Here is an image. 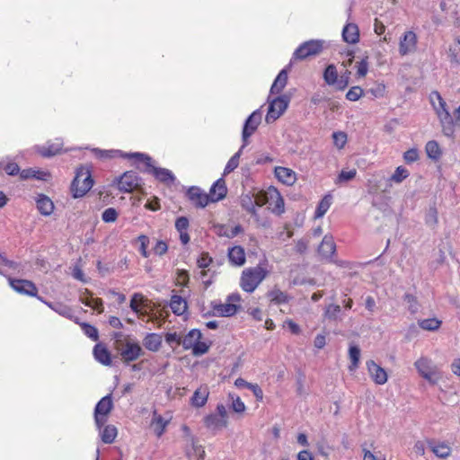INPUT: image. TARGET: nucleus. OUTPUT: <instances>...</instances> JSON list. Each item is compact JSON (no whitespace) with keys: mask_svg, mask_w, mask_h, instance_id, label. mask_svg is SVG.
<instances>
[{"mask_svg":"<svg viewBox=\"0 0 460 460\" xmlns=\"http://www.w3.org/2000/svg\"><path fill=\"white\" fill-rule=\"evenodd\" d=\"M261 121V114L259 110L253 111L244 121L242 137L244 145L247 139L255 132Z\"/></svg>","mask_w":460,"mask_h":460,"instance_id":"nucleus-9","label":"nucleus"},{"mask_svg":"<svg viewBox=\"0 0 460 460\" xmlns=\"http://www.w3.org/2000/svg\"><path fill=\"white\" fill-rule=\"evenodd\" d=\"M323 47V40H311L301 44L294 52V58L305 59L308 57L318 55Z\"/></svg>","mask_w":460,"mask_h":460,"instance_id":"nucleus-8","label":"nucleus"},{"mask_svg":"<svg viewBox=\"0 0 460 460\" xmlns=\"http://www.w3.org/2000/svg\"><path fill=\"white\" fill-rule=\"evenodd\" d=\"M117 437V429L113 425H106L101 431L102 441L105 444H111Z\"/></svg>","mask_w":460,"mask_h":460,"instance_id":"nucleus-31","label":"nucleus"},{"mask_svg":"<svg viewBox=\"0 0 460 460\" xmlns=\"http://www.w3.org/2000/svg\"><path fill=\"white\" fill-rule=\"evenodd\" d=\"M409 176V172L402 166H399L390 177V181L400 183Z\"/></svg>","mask_w":460,"mask_h":460,"instance_id":"nucleus-44","label":"nucleus"},{"mask_svg":"<svg viewBox=\"0 0 460 460\" xmlns=\"http://www.w3.org/2000/svg\"><path fill=\"white\" fill-rule=\"evenodd\" d=\"M426 153L433 160H438L441 155L439 146L435 140H430L426 144Z\"/></svg>","mask_w":460,"mask_h":460,"instance_id":"nucleus-38","label":"nucleus"},{"mask_svg":"<svg viewBox=\"0 0 460 460\" xmlns=\"http://www.w3.org/2000/svg\"><path fill=\"white\" fill-rule=\"evenodd\" d=\"M275 176L279 181L288 186L293 185L296 180L294 171L282 166H277L275 168Z\"/></svg>","mask_w":460,"mask_h":460,"instance_id":"nucleus-16","label":"nucleus"},{"mask_svg":"<svg viewBox=\"0 0 460 460\" xmlns=\"http://www.w3.org/2000/svg\"><path fill=\"white\" fill-rule=\"evenodd\" d=\"M356 174H357L356 169H352L350 171L342 170L340 172V174L338 175L336 183H342V182L349 181L355 178Z\"/></svg>","mask_w":460,"mask_h":460,"instance_id":"nucleus-47","label":"nucleus"},{"mask_svg":"<svg viewBox=\"0 0 460 460\" xmlns=\"http://www.w3.org/2000/svg\"><path fill=\"white\" fill-rule=\"evenodd\" d=\"M363 93V89L360 86H353L346 93V98L349 101L355 102L358 101Z\"/></svg>","mask_w":460,"mask_h":460,"instance_id":"nucleus-49","label":"nucleus"},{"mask_svg":"<svg viewBox=\"0 0 460 460\" xmlns=\"http://www.w3.org/2000/svg\"><path fill=\"white\" fill-rule=\"evenodd\" d=\"M63 146V143L58 140L56 143L49 144L48 146H42L40 150V154L44 157L54 156L59 153Z\"/></svg>","mask_w":460,"mask_h":460,"instance_id":"nucleus-32","label":"nucleus"},{"mask_svg":"<svg viewBox=\"0 0 460 460\" xmlns=\"http://www.w3.org/2000/svg\"><path fill=\"white\" fill-rule=\"evenodd\" d=\"M267 274L268 271L261 266L246 269L242 273L240 285L244 291L252 293L266 278Z\"/></svg>","mask_w":460,"mask_h":460,"instance_id":"nucleus-2","label":"nucleus"},{"mask_svg":"<svg viewBox=\"0 0 460 460\" xmlns=\"http://www.w3.org/2000/svg\"><path fill=\"white\" fill-rule=\"evenodd\" d=\"M20 177L22 180H28L31 178H35L37 180L48 181L50 177V173L43 171H36L32 168L24 169L20 172Z\"/></svg>","mask_w":460,"mask_h":460,"instance_id":"nucleus-25","label":"nucleus"},{"mask_svg":"<svg viewBox=\"0 0 460 460\" xmlns=\"http://www.w3.org/2000/svg\"><path fill=\"white\" fill-rule=\"evenodd\" d=\"M137 242L140 243V252L144 257L148 256V252L146 251L148 243H149V238L146 235H140L137 238Z\"/></svg>","mask_w":460,"mask_h":460,"instance_id":"nucleus-57","label":"nucleus"},{"mask_svg":"<svg viewBox=\"0 0 460 460\" xmlns=\"http://www.w3.org/2000/svg\"><path fill=\"white\" fill-rule=\"evenodd\" d=\"M230 396L232 398L231 409L236 413H243L245 411V405L240 397L237 396L236 398H234L231 394Z\"/></svg>","mask_w":460,"mask_h":460,"instance_id":"nucleus-53","label":"nucleus"},{"mask_svg":"<svg viewBox=\"0 0 460 460\" xmlns=\"http://www.w3.org/2000/svg\"><path fill=\"white\" fill-rule=\"evenodd\" d=\"M211 307L216 310L217 316L228 317L235 314L240 305L231 303L217 304L213 301L211 302Z\"/></svg>","mask_w":460,"mask_h":460,"instance_id":"nucleus-15","label":"nucleus"},{"mask_svg":"<svg viewBox=\"0 0 460 460\" xmlns=\"http://www.w3.org/2000/svg\"><path fill=\"white\" fill-rule=\"evenodd\" d=\"M323 79L329 85H334L338 80V72L336 66L332 64L328 65L323 72Z\"/></svg>","mask_w":460,"mask_h":460,"instance_id":"nucleus-34","label":"nucleus"},{"mask_svg":"<svg viewBox=\"0 0 460 460\" xmlns=\"http://www.w3.org/2000/svg\"><path fill=\"white\" fill-rule=\"evenodd\" d=\"M215 228L217 229V234L219 236H224L230 239L243 232V228L241 225H237L231 229H228L224 225H217L215 226Z\"/></svg>","mask_w":460,"mask_h":460,"instance_id":"nucleus-26","label":"nucleus"},{"mask_svg":"<svg viewBox=\"0 0 460 460\" xmlns=\"http://www.w3.org/2000/svg\"><path fill=\"white\" fill-rule=\"evenodd\" d=\"M167 423V420H165L161 415H156V412L155 411V418L152 425L157 437H161L163 435Z\"/></svg>","mask_w":460,"mask_h":460,"instance_id":"nucleus-39","label":"nucleus"},{"mask_svg":"<svg viewBox=\"0 0 460 460\" xmlns=\"http://www.w3.org/2000/svg\"><path fill=\"white\" fill-rule=\"evenodd\" d=\"M126 156L129 158H136L137 160L144 163L146 168L143 170V172L153 174L158 181L163 183L170 184L175 181V177L170 170L155 167L152 163V158L146 154L130 153L127 154Z\"/></svg>","mask_w":460,"mask_h":460,"instance_id":"nucleus-1","label":"nucleus"},{"mask_svg":"<svg viewBox=\"0 0 460 460\" xmlns=\"http://www.w3.org/2000/svg\"><path fill=\"white\" fill-rule=\"evenodd\" d=\"M118 218V212L114 208H106L102 214V219L105 223L115 222Z\"/></svg>","mask_w":460,"mask_h":460,"instance_id":"nucleus-48","label":"nucleus"},{"mask_svg":"<svg viewBox=\"0 0 460 460\" xmlns=\"http://www.w3.org/2000/svg\"><path fill=\"white\" fill-rule=\"evenodd\" d=\"M332 204V196L326 195L318 204L314 217L319 218L324 216V214L328 211Z\"/></svg>","mask_w":460,"mask_h":460,"instance_id":"nucleus-37","label":"nucleus"},{"mask_svg":"<svg viewBox=\"0 0 460 460\" xmlns=\"http://www.w3.org/2000/svg\"><path fill=\"white\" fill-rule=\"evenodd\" d=\"M170 307L173 314L181 315L187 310V302L181 296L173 295L170 300Z\"/></svg>","mask_w":460,"mask_h":460,"instance_id":"nucleus-23","label":"nucleus"},{"mask_svg":"<svg viewBox=\"0 0 460 460\" xmlns=\"http://www.w3.org/2000/svg\"><path fill=\"white\" fill-rule=\"evenodd\" d=\"M425 223L428 226L434 228L438 224V210L435 207H430L425 216Z\"/></svg>","mask_w":460,"mask_h":460,"instance_id":"nucleus-43","label":"nucleus"},{"mask_svg":"<svg viewBox=\"0 0 460 460\" xmlns=\"http://www.w3.org/2000/svg\"><path fill=\"white\" fill-rule=\"evenodd\" d=\"M187 196L197 207L205 208L210 201L209 195L203 193L199 187L192 186L187 191Z\"/></svg>","mask_w":460,"mask_h":460,"instance_id":"nucleus-12","label":"nucleus"},{"mask_svg":"<svg viewBox=\"0 0 460 460\" xmlns=\"http://www.w3.org/2000/svg\"><path fill=\"white\" fill-rule=\"evenodd\" d=\"M435 109L442 124L453 122L452 117L447 109H444V111H440L437 107H435Z\"/></svg>","mask_w":460,"mask_h":460,"instance_id":"nucleus-59","label":"nucleus"},{"mask_svg":"<svg viewBox=\"0 0 460 460\" xmlns=\"http://www.w3.org/2000/svg\"><path fill=\"white\" fill-rule=\"evenodd\" d=\"M191 349L194 356H202L208 351L209 347L199 340Z\"/></svg>","mask_w":460,"mask_h":460,"instance_id":"nucleus-51","label":"nucleus"},{"mask_svg":"<svg viewBox=\"0 0 460 460\" xmlns=\"http://www.w3.org/2000/svg\"><path fill=\"white\" fill-rule=\"evenodd\" d=\"M254 200L249 195L242 196L241 198V206L243 209H245L248 213L252 216L256 215V208L254 207Z\"/></svg>","mask_w":460,"mask_h":460,"instance_id":"nucleus-42","label":"nucleus"},{"mask_svg":"<svg viewBox=\"0 0 460 460\" xmlns=\"http://www.w3.org/2000/svg\"><path fill=\"white\" fill-rule=\"evenodd\" d=\"M245 146L246 145L243 144L242 146V147L240 148V150L230 158V160L228 161V163L226 165L224 174H228L238 167L239 158H240L242 150L244 148Z\"/></svg>","mask_w":460,"mask_h":460,"instance_id":"nucleus-41","label":"nucleus"},{"mask_svg":"<svg viewBox=\"0 0 460 460\" xmlns=\"http://www.w3.org/2000/svg\"><path fill=\"white\" fill-rule=\"evenodd\" d=\"M144 347L150 351H158L162 345V335L148 333L143 340Z\"/></svg>","mask_w":460,"mask_h":460,"instance_id":"nucleus-22","label":"nucleus"},{"mask_svg":"<svg viewBox=\"0 0 460 460\" xmlns=\"http://www.w3.org/2000/svg\"><path fill=\"white\" fill-rule=\"evenodd\" d=\"M37 208L42 215L49 216L53 212L54 204L49 197L40 195L37 199Z\"/></svg>","mask_w":460,"mask_h":460,"instance_id":"nucleus-24","label":"nucleus"},{"mask_svg":"<svg viewBox=\"0 0 460 460\" xmlns=\"http://www.w3.org/2000/svg\"><path fill=\"white\" fill-rule=\"evenodd\" d=\"M343 40L349 44H355L359 40V31L356 24L348 23L342 31Z\"/></svg>","mask_w":460,"mask_h":460,"instance_id":"nucleus-19","label":"nucleus"},{"mask_svg":"<svg viewBox=\"0 0 460 460\" xmlns=\"http://www.w3.org/2000/svg\"><path fill=\"white\" fill-rule=\"evenodd\" d=\"M290 102V97L284 94L273 99L268 108V112L265 118L267 123H272L277 120L288 109Z\"/></svg>","mask_w":460,"mask_h":460,"instance_id":"nucleus-6","label":"nucleus"},{"mask_svg":"<svg viewBox=\"0 0 460 460\" xmlns=\"http://www.w3.org/2000/svg\"><path fill=\"white\" fill-rule=\"evenodd\" d=\"M202 338V334L199 330L192 329L188 334L181 339V345L184 349H189L196 344V342Z\"/></svg>","mask_w":460,"mask_h":460,"instance_id":"nucleus-27","label":"nucleus"},{"mask_svg":"<svg viewBox=\"0 0 460 460\" xmlns=\"http://www.w3.org/2000/svg\"><path fill=\"white\" fill-rule=\"evenodd\" d=\"M228 259L230 262L236 266H242L245 263L244 249L241 246H234L228 250Z\"/></svg>","mask_w":460,"mask_h":460,"instance_id":"nucleus-21","label":"nucleus"},{"mask_svg":"<svg viewBox=\"0 0 460 460\" xmlns=\"http://www.w3.org/2000/svg\"><path fill=\"white\" fill-rule=\"evenodd\" d=\"M117 351L119 354L121 360L125 364L137 360L138 358L145 354L141 346L130 340H126L125 343L117 347Z\"/></svg>","mask_w":460,"mask_h":460,"instance_id":"nucleus-4","label":"nucleus"},{"mask_svg":"<svg viewBox=\"0 0 460 460\" xmlns=\"http://www.w3.org/2000/svg\"><path fill=\"white\" fill-rule=\"evenodd\" d=\"M85 305L97 310L98 313L103 312V302L101 298H94L91 296V300H89V302H85Z\"/></svg>","mask_w":460,"mask_h":460,"instance_id":"nucleus-54","label":"nucleus"},{"mask_svg":"<svg viewBox=\"0 0 460 460\" xmlns=\"http://www.w3.org/2000/svg\"><path fill=\"white\" fill-rule=\"evenodd\" d=\"M115 181L118 183V189L121 192L139 190L142 185V179L133 171L125 172L119 178H116Z\"/></svg>","mask_w":460,"mask_h":460,"instance_id":"nucleus-5","label":"nucleus"},{"mask_svg":"<svg viewBox=\"0 0 460 460\" xmlns=\"http://www.w3.org/2000/svg\"><path fill=\"white\" fill-rule=\"evenodd\" d=\"M93 181L88 171H77L71 183V191L74 198H81L92 188Z\"/></svg>","mask_w":460,"mask_h":460,"instance_id":"nucleus-3","label":"nucleus"},{"mask_svg":"<svg viewBox=\"0 0 460 460\" xmlns=\"http://www.w3.org/2000/svg\"><path fill=\"white\" fill-rule=\"evenodd\" d=\"M418 323L421 329L433 332L440 327L441 321L438 320L437 318H430L420 320Z\"/></svg>","mask_w":460,"mask_h":460,"instance_id":"nucleus-40","label":"nucleus"},{"mask_svg":"<svg viewBox=\"0 0 460 460\" xmlns=\"http://www.w3.org/2000/svg\"><path fill=\"white\" fill-rule=\"evenodd\" d=\"M93 355L97 361L102 363L104 366H111V353L108 350V349L101 344L98 343L93 348Z\"/></svg>","mask_w":460,"mask_h":460,"instance_id":"nucleus-18","label":"nucleus"},{"mask_svg":"<svg viewBox=\"0 0 460 460\" xmlns=\"http://www.w3.org/2000/svg\"><path fill=\"white\" fill-rule=\"evenodd\" d=\"M204 421L208 428L213 429L226 427L227 425V420H225L217 414H209L206 416Z\"/></svg>","mask_w":460,"mask_h":460,"instance_id":"nucleus-30","label":"nucleus"},{"mask_svg":"<svg viewBox=\"0 0 460 460\" xmlns=\"http://www.w3.org/2000/svg\"><path fill=\"white\" fill-rule=\"evenodd\" d=\"M10 286L18 293L31 296H38V288L35 284L27 279H9Z\"/></svg>","mask_w":460,"mask_h":460,"instance_id":"nucleus-10","label":"nucleus"},{"mask_svg":"<svg viewBox=\"0 0 460 460\" xmlns=\"http://www.w3.org/2000/svg\"><path fill=\"white\" fill-rule=\"evenodd\" d=\"M334 145L338 148H342L347 142V135L344 132H334L332 134Z\"/></svg>","mask_w":460,"mask_h":460,"instance_id":"nucleus-52","label":"nucleus"},{"mask_svg":"<svg viewBox=\"0 0 460 460\" xmlns=\"http://www.w3.org/2000/svg\"><path fill=\"white\" fill-rule=\"evenodd\" d=\"M81 327L84 334L91 338L93 341H97L99 339L98 330L94 326L87 323H83Z\"/></svg>","mask_w":460,"mask_h":460,"instance_id":"nucleus-45","label":"nucleus"},{"mask_svg":"<svg viewBox=\"0 0 460 460\" xmlns=\"http://www.w3.org/2000/svg\"><path fill=\"white\" fill-rule=\"evenodd\" d=\"M54 311L58 313L60 315L71 317L72 310L70 307L62 305V304H56V307H52Z\"/></svg>","mask_w":460,"mask_h":460,"instance_id":"nucleus-62","label":"nucleus"},{"mask_svg":"<svg viewBox=\"0 0 460 460\" xmlns=\"http://www.w3.org/2000/svg\"><path fill=\"white\" fill-rule=\"evenodd\" d=\"M212 258L207 252H202L200 257L198 259V266L201 269H205L209 266L212 262Z\"/></svg>","mask_w":460,"mask_h":460,"instance_id":"nucleus-60","label":"nucleus"},{"mask_svg":"<svg viewBox=\"0 0 460 460\" xmlns=\"http://www.w3.org/2000/svg\"><path fill=\"white\" fill-rule=\"evenodd\" d=\"M165 341L172 345V343H176L178 345L181 344V339L176 332H168L165 334Z\"/></svg>","mask_w":460,"mask_h":460,"instance_id":"nucleus-63","label":"nucleus"},{"mask_svg":"<svg viewBox=\"0 0 460 460\" xmlns=\"http://www.w3.org/2000/svg\"><path fill=\"white\" fill-rule=\"evenodd\" d=\"M403 298H404V301L409 305H408L409 311L411 314L417 313V311L419 310V305H418L417 298L413 295H411V294H405Z\"/></svg>","mask_w":460,"mask_h":460,"instance_id":"nucleus-50","label":"nucleus"},{"mask_svg":"<svg viewBox=\"0 0 460 460\" xmlns=\"http://www.w3.org/2000/svg\"><path fill=\"white\" fill-rule=\"evenodd\" d=\"M272 191L277 196V200L273 211L279 215L284 212V199L276 189H273Z\"/></svg>","mask_w":460,"mask_h":460,"instance_id":"nucleus-58","label":"nucleus"},{"mask_svg":"<svg viewBox=\"0 0 460 460\" xmlns=\"http://www.w3.org/2000/svg\"><path fill=\"white\" fill-rule=\"evenodd\" d=\"M349 359H350V362H351L350 366L349 367V369L350 371H353L358 366V362H359V358H360V349H359V347L357 346V345L349 346Z\"/></svg>","mask_w":460,"mask_h":460,"instance_id":"nucleus-36","label":"nucleus"},{"mask_svg":"<svg viewBox=\"0 0 460 460\" xmlns=\"http://www.w3.org/2000/svg\"><path fill=\"white\" fill-rule=\"evenodd\" d=\"M336 251V245L331 235H325L318 247V252L324 258H330Z\"/></svg>","mask_w":460,"mask_h":460,"instance_id":"nucleus-17","label":"nucleus"},{"mask_svg":"<svg viewBox=\"0 0 460 460\" xmlns=\"http://www.w3.org/2000/svg\"><path fill=\"white\" fill-rule=\"evenodd\" d=\"M227 193V188L226 186L225 180L223 178L218 179L210 189V201L217 202L225 199Z\"/></svg>","mask_w":460,"mask_h":460,"instance_id":"nucleus-14","label":"nucleus"},{"mask_svg":"<svg viewBox=\"0 0 460 460\" xmlns=\"http://www.w3.org/2000/svg\"><path fill=\"white\" fill-rule=\"evenodd\" d=\"M367 367L369 375L377 385H384L387 382L386 371L374 360H368L367 362Z\"/></svg>","mask_w":460,"mask_h":460,"instance_id":"nucleus-11","label":"nucleus"},{"mask_svg":"<svg viewBox=\"0 0 460 460\" xmlns=\"http://www.w3.org/2000/svg\"><path fill=\"white\" fill-rule=\"evenodd\" d=\"M208 396V392L206 388L203 390L197 389L191 397L192 405L196 407H202L207 402Z\"/></svg>","mask_w":460,"mask_h":460,"instance_id":"nucleus-35","label":"nucleus"},{"mask_svg":"<svg viewBox=\"0 0 460 460\" xmlns=\"http://www.w3.org/2000/svg\"><path fill=\"white\" fill-rule=\"evenodd\" d=\"M419 374L429 384L436 385L440 379V374L431 360L427 358H420L414 363Z\"/></svg>","mask_w":460,"mask_h":460,"instance_id":"nucleus-7","label":"nucleus"},{"mask_svg":"<svg viewBox=\"0 0 460 460\" xmlns=\"http://www.w3.org/2000/svg\"><path fill=\"white\" fill-rule=\"evenodd\" d=\"M113 409V402L111 394H107L102 397L95 405L94 413L101 414L102 416H107L111 413Z\"/></svg>","mask_w":460,"mask_h":460,"instance_id":"nucleus-20","label":"nucleus"},{"mask_svg":"<svg viewBox=\"0 0 460 460\" xmlns=\"http://www.w3.org/2000/svg\"><path fill=\"white\" fill-rule=\"evenodd\" d=\"M288 83V71L287 69H282L279 75H277L273 84L270 88L271 93H279Z\"/></svg>","mask_w":460,"mask_h":460,"instance_id":"nucleus-28","label":"nucleus"},{"mask_svg":"<svg viewBox=\"0 0 460 460\" xmlns=\"http://www.w3.org/2000/svg\"><path fill=\"white\" fill-rule=\"evenodd\" d=\"M403 159L406 163H413L419 159V153L416 148H411L403 154Z\"/></svg>","mask_w":460,"mask_h":460,"instance_id":"nucleus-56","label":"nucleus"},{"mask_svg":"<svg viewBox=\"0 0 460 460\" xmlns=\"http://www.w3.org/2000/svg\"><path fill=\"white\" fill-rule=\"evenodd\" d=\"M189 227V219L186 217H180L176 219L175 228L178 232L186 231Z\"/></svg>","mask_w":460,"mask_h":460,"instance_id":"nucleus-61","label":"nucleus"},{"mask_svg":"<svg viewBox=\"0 0 460 460\" xmlns=\"http://www.w3.org/2000/svg\"><path fill=\"white\" fill-rule=\"evenodd\" d=\"M341 306L339 305L331 304L327 306L324 315L329 320L336 321L339 314L341 313Z\"/></svg>","mask_w":460,"mask_h":460,"instance_id":"nucleus-46","label":"nucleus"},{"mask_svg":"<svg viewBox=\"0 0 460 460\" xmlns=\"http://www.w3.org/2000/svg\"><path fill=\"white\" fill-rule=\"evenodd\" d=\"M168 250V245L164 241H157L155 246L154 247V252L157 255L164 254Z\"/></svg>","mask_w":460,"mask_h":460,"instance_id":"nucleus-64","label":"nucleus"},{"mask_svg":"<svg viewBox=\"0 0 460 460\" xmlns=\"http://www.w3.org/2000/svg\"><path fill=\"white\" fill-rule=\"evenodd\" d=\"M267 295L270 298V301L276 305L286 304L289 300L288 296L279 288L269 291Z\"/></svg>","mask_w":460,"mask_h":460,"instance_id":"nucleus-33","label":"nucleus"},{"mask_svg":"<svg viewBox=\"0 0 460 460\" xmlns=\"http://www.w3.org/2000/svg\"><path fill=\"white\" fill-rule=\"evenodd\" d=\"M349 75L350 72L347 70L345 74L337 80L335 84L337 90L342 91L349 85Z\"/></svg>","mask_w":460,"mask_h":460,"instance_id":"nucleus-55","label":"nucleus"},{"mask_svg":"<svg viewBox=\"0 0 460 460\" xmlns=\"http://www.w3.org/2000/svg\"><path fill=\"white\" fill-rule=\"evenodd\" d=\"M431 451L440 458H446L450 455L451 449L444 443L436 444L433 441L429 442Z\"/></svg>","mask_w":460,"mask_h":460,"instance_id":"nucleus-29","label":"nucleus"},{"mask_svg":"<svg viewBox=\"0 0 460 460\" xmlns=\"http://www.w3.org/2000/svg\"><path fill=\"white\" fill-rule=\"evenodd\" d=\"M416 43H417L416 34L411 31H406L403 34L402 38H401V40H400V48H399L400 54L404 56V55L408 54L409 52L413 51L416 48Z\"/></svg>","mask_w":460,"mask_h":460,"instance_id":"nucleus-13","label":"nucleus"}]
</instances>
